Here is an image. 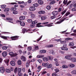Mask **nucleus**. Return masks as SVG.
I'll list each match as a JSON object with an SVG mask.
<instances>
[{"label":"nucleus","instance_id":"obj_44","mask_svg":"<svg viewBox=\"0 0 76 76\" xmlns=\"http://www.w3.org/2000/svg\"><path fill=\"white\" fill-rule=\"evenodd\" d=\"M1 8L2 9H4V8H6V6L5 5H2L1 6Z\"/></svg>","mask_w":76,"mask_h":76},{"label":"nucleus","instance_id":"obj_4","mask_svg":"<svg viewBox=\"0 0 76 76\" xmlns=\"http://www.w3.org/2000/svg\"><path fill=\"white\" fill-rule=\"evenodd\" d=\"M4 71H5V70L3 66H2L0 67V72L1 73H3L4 72Z\"/></svg>","mask_w":76,"mask_h":76},{"label":"nucleus","instance_id":"obj_45","mask_svg":"<svg viewBox=\"0 0 76 76\" xmlns=\"http://www.w3.org/2000/svg\"><path fill=\"white\" fill-rule=\"evenodd\" d=\"M22 75H23L22 73H21L20 72H18V75L19 76H22Z\"/></svg>","mask_w":76,"mask_h":76},{"label":"nucleus","instance_id":"obj_28","mask_svg":"<svg viewBox=\"0 0 76 76\" xmlns=\"http://www.w3.org/2000/svg\"><path fill=\"white\" fill-rule=\"evenodd\" d=\"M5 71L7 73H10V72H11V71L10 69H6Z\"/></svg>","mask_w":76,"mask_h":76},{"label":"nucleus","instance_id":"obj_42","mask_svg":"<svg viewBox=\"0 0 76 76\" xmlns=\"http://www.w3.org/2000/svg\"><path fill=\"white\" fill-rule=\"evenodd\" d=\"M69 45L70 46H73L74 45V43H70L69 44Z\"/></svg>","mask_w":76,"mask_h":76},{"label":"nucleus","instance_id":"obj_64","mask_svg":"<svg viewBox=\"0 0 76 76\" xmlns=\"http://www.w3.org/2000/svg\"><path fill=\"white\" fill-rule=\"evenodd\" d=\"M71 35L72 36H76V33H73L71 34Z\"/></svg>","mask_w":76,"mask_h":76},{"label":"nucleus","instance_id":"obj_7","mask_svg":"<svg viewBox=\"0 0 76 76\" xmlns=\"http://www.w3.org/2000/svg\"><path fill=\"white\" fill-rule=\"evenodd\" d=\"M66 18H64L63 19L61 20V21H60L57 22L56 23V24H60L62 22H63V21H64V20H65V19H66Z\"/></svg>","mask_w":76,"mask_h":76},{"label":"nucleus","instance_id":"obj_55","mask_svg":"<svg viewBox=\"0 0 76 76\" xmlns=\"http://www.w3.org/2000/svg\"><path fill=\"white\" fill-rule=\"evenodd\" d=\"M42 35L41 36L40 38H39L37 40V41H39L42 38Z\"/></svg>","mask_w":76,"mask_h":76},{"label":"nucleus","instance_id":"obj_25","mask_svg":"<svg viewBox=\"0 0 76 76\" xmlns=\"http://www.w3.org/2000/svg\"><path fill=\"white\" fill-rule=\"evenodd\" d=\"M38 2L40 4H43V1L41 0H38Z\"/></svg>","mask_w":76,"mask_h":76},{"label":"nucleus","instance_id":"obj_34","mask_svg":"<svg viewBox=\"0 0 76 76\" xmlns=\"http://www.w3.org/2000/svg\"><path fill=\"white\" fill-rule=\"evenodd\" d=\"M31 19H33V18H35V14H32L31 15Z\"/></svg>","mask_w":76,"mask_h":76},{"label":"nucleus","instance_id":"obj_27","mask_svg":"<svg viewBox=\"0 0 76 76\" xmlns=\"http://www.w3.org/2000/svg\"><path fill=\"white\" fill-rule=\"evenodd\" d=\"M72 61V62H76V59L75 58H71V59Z\"/></svg>","mask_w":76,"mask_h":76},{"label":"nucleus","instance_id":"obj_13","mask_svg":"<svg viewBox=\"0 0 76 76\" xmlns=\"http://www.w3.org/2000/svg\"><path fill=\"white\" fill-rule=\"evenodd\" d=\"M68 66L69 67H70L71 68H73V67H74L75 66V65L72 64H69Z\"/></svg>","mask_w":76,"mask_h":76},{"label":"nucleus","instance_id":"obj_32","mask_svg":"<svg viewBox=\"0 0 76 76\" xmlns=\"http://www.w3.org/2000/svg\"><path fill=\"white\" fill-rule=\"evenodd\" d=\"M11 11H15V10H16V8L15 7H12L11 9Z\"/></svg>","mask_w":76,"mask_h":76},{"label":"nucleus","instance_id":"obj_41","mask_svg":"<svg viewBox=\"0 0 76 76\" xmlns=\"http://www.w3.org/2000/svg\"><path fill=\"white\" fill-rule=\"evenodd\" d=\"M17 72L18 68L17 67H16L14 69V73H17Z\"/></svg>","mask_w":76,"mask_h":76},{"label":"nucleus","instance_id":"obj_18","mask_svg":"<svg viewBox=\"0 0 76 76\" xmlns=\"http://www.w3.org/2000/svg\"><path fill=\"white\" fill-rule=\"evenodd\" d=\"M58 11H55L53 12L52 13V14L53 15L55 16V15H57V14H58Z\"/></svg>","mask_w":76,"mask_h":76},{"label":"nucleus","instance_id":"obj_63","mask_svg":"<svg viewBox=\"0 0 76 76\" xmlns=\"http://www.w3.org/2000/svg\"><path fill=\"white\" fill-rule=\"evenodd\" d=\"M62 10V8H60L58 9V11L59 12H60L61 11V10Z\"/></svg>","mask_w":76,"mask_h":76},{"label":"nucleus","instance_id":"obj_22","mask_svg":"<svg viewBox=\"0 0 76 76\" xmlns=\"http://www.w3.org/2000/svg\"><path fill=\"white\" fill-rule=\"evenodd\" d=\"M53 47V45H50L46 46L45 47H46V48H50L51 47Z\"/></svg>","mask_w":76,"mask_h":76},{"label":"nucleus","instance_id":"obj_53","mask_svg":"<svg viewBox=\"0 0 76 76\" xmlns=\"http://www.w3.org/2000/svg\"><path fill=\"white\" fill-rule=\"evenodd\" d=\"M56 3V1H53L50 3V4H53Z\"/></svg>","mask_w":76,"mask_h":76},{"label":"nucleus","instance_id":"obj_35","mask_svg":"<svg viewBox=\"0 0 76 76\" xmlns=\"http://www.w3.org/2000/svg\"><path fill=\"white\" fill-rule=\"evenodd\" d=\"M63 3H64V4H65V5H66V4L67 3V0H66V1L64 0L63 2Z\"/></svg>","mask_w":76,"mask_h":76},{"label":"nucleus","instance_id":"obj_56","mask_svg":"<svg viewBox=\"0 0 76 76\" xmlns=\"http://www.w3.org/2000/svg\"><path fill=\"white\" fill-rule=\"evenodd\" d=\"M72 11H76V7H75L73 8L72 9Z\"/></svg>","mask_w":76,"mask_h":76},{"label":"nucleus","instance_id":"obj_51","mask_svg":"<svg viewBox=\"0 0 76 76\" xmlns=\"http://www.w3.org/2000/svg\"><path fill=\"white\" fill-rule=\"evenodd\" d=\"M13 14L14 15H16V14H18V12L16 11H14L13 12Z\"/></svg>","mask_w":76,"mask_h":76},{"label":"nucleus","instance_id":"obj_38","mask_svg":"<svg viewBox=\"0 0 76 76\" xmlns=\"http://www.w3.org/2000/svg\"><path fill=\"white\" fill-rule=\"evenodd\" d=\"M52 67V64H50L48 66H47L48 69H49V68H51Z\"/></svg>","mask_w":76,"mask_h":76},{"label":"nucleus","instance_id":"obj_17","mask_svg":"<svg viewBox=\"0 0 76 76\" xmlns=\"http://www.w3.org/2000/svg\"><path fill=\"white\" fill-rule=\"evenodd\" d=\"M30 63V61L29 60H28V61L26 62V67H29V65Z\"/></svg>","mask_w":76,"mask_h":76},{"label":"nucleus","instance_id":"obj_14","mask_svg":"<svg viewBox=\"0 0 76 76\" xmlns=\"http://www.w3.org/2000/svg\"><path fill=\"white\" fill-rule=\"evenodd\" d=\"M42 59L44 61H48L49 59L47 57H44L42 58Z\"/></svg>","mask_w":76,"mask_h":76},{"label":"nucleus","instance_id":"obj_16","mask_svg":"<svg viewBox=\"0 0 76 76\" xmlns=\"http://www.w3.org/2000/svg\"><path fill=\"white\" fill-rule=\"evenodd\" d=\"M25 19V16H21L20 17L19 19L20 20H24Z\"/></svg>","mask_w":76,"mask_h":76},{"label":"nucleus","instance_id":"obj_23","mask_svg":"<svg viewBox=\"0 0 76 76\" xmlns=\"http://www.w3.org/2000/svg\"><path fill=\"white\" fill-rule=\"evenodd\" d=\"M46 52H47V51L45 50H40V53H46Z\"/></svg>","mask_w":76,"mask_h":76},{"label":"nucleus","instance_id":"obj_24","mask_svg":"<svg viewBox=\"0 0 76 76\" xmlns=\"http://www.w3.org/2000/svg\"><path fill=\"white\" fill-rule=\"evenodd\" d=\"M32 47L31 46H29L27 47V50L28 51H31V50H32Z\"/></svg>","mask_w":76,"mask_h":76},{"label":"nucleus","instance_id":"obj_3","mask_svg":"<svg viewBox=\"0 0 76 76\" xmlns=\"http://www.w3.org/2000/svg\"><path fill=\"white\" fill-rule=\"evenodd\" d=\"M17 23H20L21 26H25V24L24 22H21L19 20H17Z\"/></svg>","mask_w":76,"mask_h":76},{"label":"nucleus","instance_id":"obj_54","mask_svg":"<svg viewBox=\"0 0 76 76\" xmlns=\"http://www.w3.org/2000/svg\"><path fill=\"white\" fill-rule=\"evenodd\" d=\"M66 42L65 41H61V44H65V43H66Z\"/></svg>","mask_w":76,"mask_h":76},{"label":"nucleus","instance_id":"obj_20","mask_svg":"<svg viewBox=\"0 0 76 76\" xmlns=\"http://www.w3.org/2000/svg\"><path fill=\"white\" fill-rule=\"evenodd\" d=\"M0 37L3 39H7V38H9V37H6L3 36H1Z\"/></svg>","mask_w":76,"mask_h":76},{"label":"nucleus","instance_id":"obj_31","mask_svg":"<svg viewBox=\"0 0 76 76\" xmlns=\"http://www.w3.org/2000/svg\"><path fill=\"white\" fill-rule=\"evenodd\" d=\"M18 65H21L22 64V62H21V61L20 60H18Z\"/></svg>","mask_w":76,"mask_h":76},{"label":"nucleus","instance_id":"obj_11","mask_svg":"<svg viewBox=\"0 0 76 76\" xmlns=\"http://www.w3.org/2000/svg\"><path fill=\"white\" fill-rule=\"evenodd\" d=\"M10 64L11 66H15V61H10Z\"/></svg>","mask_w":76,"mask_h":76},{"label":"nucleus","instance_id":"obj_48","mask_svg":"<svg viewBox=\"0 0 76 76\" xmlns=\"http://www.w3.org/2000/svg\"><path fill=\"white\" fill-rule=\"evenodd\" d=\"M21 71H22V69L20 68H18V72H21Z\"/></svg>","mask_w":76,"mask_h":76},{"label":"nucleus","instance_id":"obj_49","mask_svg":"<svg viewBox=\"0 0 76 76\" xmlns=\"http://www.w3.org/2000/svg\"><path fill=\"white\" fill-rule=\"evenodd\" d=\"M55 18H56V16L55 15L52 16L50 18L51 19H55Z\"/></svg>","mask_w":76,"mask_h":76},{"label":"nucleus","instance_id":"obj_5","mask_svg":"<svg viewBox=\"0 0 76 76\" xmlns=\"http://www.w3.org/2000/svg\"><path fill=\"white\" fill-rule=\"evenodd\" d=\"M11 38L12 40H17V39H18V36H15L13 37H11Z\"/></svg>","mask_w":76,"mask_h":76},{"label":"nucleus","instance_id":"obj_50","mask_svg":"<svg viewBox=\"0 0 76 76\" xmlns=\"http://www.w3.org/2000/svg\"><path fill=\"white\" fill-rule=\"evenodd\" d=\"M53 58L51 56H49L48 59L49 60H53Z\"/></svg>","mask_w":76,"mask_h":76},{"label":"nucleus","instance_id":"obj_26","mask_svg":"<svg viewBox=\"0 0 76 76\" xmlns=\"http://www.w3.org/2000/svg\"><path fill=\"white\" fill-rule=\"evenodd\" d=\"M41 23H37V27H43V26L40 25H41Z\"/></svg>","mask_w":76,"mask_h":76},{"label":"nucleus","instance_id":"obj_62","mask_svg":"<svg viewBox=\"0 0 76 76\" xmlns=\"http://www.w3.org/2000/svg\"><path fill=\"white\" fill-rule=\"evenodd\" d=\"M41 66H39L38 67V69L39 70H41Z\"/></svg>","mask_w":76,"mask_h":76},{"label":"nucleus","instance_id":"obj_9","mask_svg":"<svg viewBox=\"0 0 76 76\" xmlns=\"http://www.w3.org/2000/svg\"><path fill=\"white\" fill-rule=\"evenodd\" d=\"M2 54L4 57H6V56H7V53L6 52H4L2 53Z\"/></svg>","mask_w":76,"mask_h":76},{"label":"nucleus","instance_id":"obj_12","mask_svg":"<svg viewBox=\"0 0 76 76\" xmlns=\"http://www.w3.org/2000/svg\"><path fill=\"white\" fill-rule=\"evenodd\" d=\"M49 64L48 63H42V66H44V67H47V66Z\"/></svg>","mask_w":76,"mask_h":76},{"label":"nucleus","instance_id":"obj_37","mask_svg":"<svg viewBox=\"0 0 76 76\" xmlns=\"http://www.w3.org/2000/svg\"><path fill=\"white\" fill-rule=\"evenodd\" d=\"M10 9L9 8H6L4 10V12H9V11Z\"/></svg>","mask_w":76,"mask_h":76},{"label":"nucleus","instance_id":"obj_43","mask_svg":"<svg viewBox=\"0 0 76 76\" xmlns=\"http://www.w3.org/2000/svg\"><path fill=\"white\" fill-rule=\"evenodd\" d=\"M33 5L34 6V7H37V6H38L39 5V4H33Z\"/></svg>","mask_w":76,"mask_h":76},{"label":"nucleus","instance_id":"obj_10","mask_svg":"<svg viewBox=\"0 0 76 76\" xmlns=\"http://www.w3.org/2000/svg\"><path fill=\"white\" fill-rule=\"evenodd\" d=\"M21 59L23 61H26V58L23 56H21Z\"/></svg>","mask_w":76,"mask_h":76},{"label":"nucleus","instance_id":"obj_6","mask_svg":"<svg viewBox=\"0 0 76 76\" xmlns=\"http://www.w3.org/2000/svg\"><path fill=\"white\" fill-rule=\"evenodd\" d=\"M71 56H72L71 55H68V56H65V58L66 59H67V60H71L72 59V58H71Z\"/></svg>","mask_w":76,"mask_h":76},{"label":"nucleus","instance_id":"obj_36","mask_svg":"<svg viewBox=\"0 0 76 76\" xmlns=\"http://www.w3.org/2000/svg\"><path fill=\"white\" fill-rule=\"evenodd\" d=\"M6 19L7 20H13V19L11 18H6Z\"/></svg>","mask_w":76,"mask_h":76},{"label":"nucleus","instance_id":"obj_33","mask_svg":"<svg viewBox=\"0 0 76 76\" xmlns=\"http://www.w3.org/2000/svg\"><path fill=\"white\" fill-rule=\"evenodd\" d=\"M51 7L50 5H48L46 7V9H47V10H50L51 9Z\"/></svg>","mask_w":76,"mask_h":76},{"label":"nucleus","instance_id":"obj_1","mask_svg":"<svg viewBox=\"0 0 76 76\" xmlns=\"http://www.w3.org/2000/svg\"><path fill=\"white\" fill-rule=\"evenodd\" d=\"M27 21L29 23L32 22V23L31 25V26H35V24H36V23H38V21H37L35 20L32 22V20L31 19L28 20Z\"/></svg>","mask_w":76,"mask_h":76},{"label":"nucleus","instance_id":"obj_59","mask_svg":"<svg viewBox=\"0 0 76 76\" xmlns=\"http://www.w3.org/2000/svg\"><path fill=\"white\" fill-rule=\"evenodd\" d=\"M26 31V29H22V32L23 33H25V32Z\"/></svg>","mask_w":76,"mask_h":76},{"label":"nucleus","instance_id":"obj_58","mask_svg":"<svg viewBox=\"0 0 76 76\" xmlns=\"http://www.w3.org/2000/svg\"><path fill=\"white\" fill-rule=\"evenodd\" d=\"M55 64H56V66H59V64H58V62H55Z\"/></svg>","mask_w":76,"mask_h":76},{"label":"nucleus","instance_id":"obj_61","mask_svg":"<svg viewBox=\"0 0 76 76\" xmlns=\"http://www.w3.org/2000/svg\"><path fill=\"white\" fill-rule=\"evenodd\" d=\"M56 73H53L52 74V76H56Z\"/></svg>","mask_w":76,"mask_h":76},{"label":"nucleus","instance_id":"obj_29","mask_svg":"<svg viewBox=\"0 0 76 76\" xmlns=\"http://www.w3.org/2000/svg\"><path fill=\"white\" fill-rule=\"evenodd\" d=\"M45 12L44 11H41L38 12V13L39 14H44V13H45Z\"/></svg>","mask_w":76,"mask_h":76},{"label":"nucleus","instance_id":"obj_39","mask_svg":"<svg viewBox=\"0 0 76 76\" xmlns=\"http://www.w3.org/2000/svg\"><path fill=\"white\" fill-rule=\"evenodd\" d=\"M4 61L6 64H8V63H9V59H7L6 60H5Z\"/></svg>","mask_w":76,"mask_h":76},{"label":"nucleus","instance_id":"obj_21","mask_svg":"<svg viewBox=\"0 0 76 76\" xmlns=\"http://www.w3.org/2000/svg\"><path fill=\"white\" fill-rule=\"evenodd\" d=\"M47 18V17L46 16H43L41 17V19L42 20H45V19H46Z\"/></svg>","mask_w":76,"mask_h":76},{"label":"nucleus","instance_id":"obj_19","mask_svg":"<svg viewBox=\"0 0 76 76\" xmlns=\"http://www.w3.org/2000/svg\"><path fill=\"white\" fill-rule=\"evenodd\" d=\"M61 50H65V51H67L68 49L66 47H61Z\"/></svg>","mask_w":76,"mask_h":76},{"label":"nucleus","instance_id":"obj_46","mask_svg":"<svg viewBox=\"0 0 76 76\" xmlns=\"http://www.w3.org/2000/svg\"><path fill=\"white\" fill-rule=\"evenodd\" d=\"M3 50H6L7 48V47L6 46H3L2 48Z\"/></svg>","mask_w":76,"mask_h":76},{"label":"nucleus","instance_id":"obj_52","mask_svg":"<svg viewBox=\"0 0 76 76\" xmlns=\"http://www.w3.org/2000/svg\"><path fill=\"white\" fill-rule=\"evenodd\" d=\"M66 12V10H64L63 12H61L62 15H63Z\"/></svg>","mask_w":76,"mask_h":76},{"label":"nucleus","instance_id":"obj_30","mask_svg":"<svg viewBox=\"0 0 76 76\" xmlns=\"http://www.w3.org/2000/svg\"><path fill=\"white\" fill-rule=\"evenodd\" d=\"M62 68L63 69H65L66 68H68V66L66 65H64L62 66Z\"/></svg>","mask_w":76,"mask_h":76},{"label":"nucleus","instance_id":"obj_40","mask_svg":"<svg viewBox=\"0 0 76 76\" xmlns=\"http://www.w3.org/2000/svg\"><path fill=\"white\" fill-rule=\"evenodd\" d=\"M69 15H70V12H67L65 14V15H64V17H65V16H67Z\"/></svg>","mask_w":76,"mask_h":76},{"label":"nucleus","instance_id":"obj_15","mask_svg":"<svg viewBox=\"0 0 76 76\" xmlns=\"http://www.w3.org/2000/svg\"><path fill=\"white\" fill-rule=\"evenodd\" d=\"M29 10L31 11H34L35 10V8L34 7H31L29 8Z\"/></svg>","mask_w":76,"mask_h":76},{"label":"nucleus","instance_id":"obj_8","mask_svg":"<svg viewBox=\"0 0 76 76\" xmlns=\"http://www.w3.org/2000/svg\"><path fill=\"white\" fill-rule=\"evenodd\" d=\"M39 48L38 46H36L33 49L32 51H33V52H34V51H37V50H39Z\"/></svg>","mask_w":76,"mask_h":76},{"label":"nucleus","instance_id":"obj_2","mask_svg":"<svg viewBox=\"0 0 76 76\" xmlns=\"http://www.w3.org/2000/svg\"><path fill=\"white\" fill-rule=\"evenodd\" d=\"M9 55H10L12 57H16L18 55L17 53H14L13 52H11L9 53Z\"/></svg>","mask_w":76,"mask_h":76},{"label":"nucleus","instance_id":"obj_47","mask_svg":"<svg viewBox=\"0 0 76 76\" xmlns=\"http://www.w3.org/2000/svg\"><path fill=\"white\" fill-rule=\"evenodd\" d=\"M54 70L56 72V73H57V72H58L59 70L58 68H56L54 69Z\"/></svg>","mask_w":76,"mask_h":76},{"label":"nucleus","instance_id":"obj_57","mask_svg":"<svg viewBox=\"0 0 76 76\" xmlns=\"http://www.w3.org/2000/svg\"><path fill=\"white\" fill-rule=\"evenodd\" d=\"M0 15L2 17H3L4 18L5 17V15L3 14H1Z\"/></svg>","mask_w":76,"mask_h":76},{"label":"nucleus","instance_id":"obj_60","mask_svg":"<svg viewBox=\"0 0 76 76\" xmlns=\"http://www.w3.org/2000/svg\"><path fill=\"white\" fill-rule=\"evenodd\" d=\"M71 39V38H67L65 39V40L66 41H68V40H70Z\"/></svg>","mask_w":76,"mask_h":76}]
</instances>
